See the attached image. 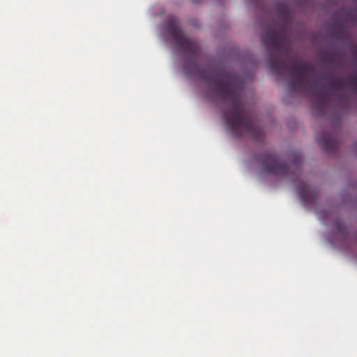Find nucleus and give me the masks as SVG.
<instances>
[{"label": "nucleus", "instance_id": "obj_1", "mask_svg": "<svg viewBox=\"0 0 357 357\" xmlns=\"http://www.w3.org/2000/svg\"><path fill=\"white\" fill-rule=\"evenodd\" d=\"M178 23L177 17L170 16L167 22V29L177 46L188 55L183 66L185 74L202 79L214 96L223 102L230 104L223 109L222 117L233 136L241 138L244 134H248L256 142L263 141V129L255 124L252 114L247 109L242 100L243 84L241 77L223 68L207 66L201 68L197 63L200 53L197 43L185 36Z\"/></svg>", "mask_w": 357, "mask_h": 357}, {"label": "nucleus", "instance_id": "obj_2", "mask_svg": "<svg viewBox=\"0 0 357 357\" xmlns=\"http://www.w3.org/2000/svg\"><path fill=\"white\" fill-rule=\"evenodd\" d=\"M262 44L268 53V66L277 76H282L286 73L291 75L289 87L291 91L311 93L314 96L312 109L317 115L323 116L332 104V98L335 97L339 108H345L349 103L347 94L335 96L336 91L350 87L353 91H357V75L349 78H335L330 74L324 73L320 79L327 84L315 88L312 82L314 69L310 63L296 59L291 56L287 49V37L285 26L271 28L265 31L261 37Z\"/></svg>", "mask_w": 357, "mask_h": 357}, {"label": "nucleus", "instance_id": "obj_3", "mask_svg": "<svg viewBox=\"0 0 357 357\" xmlns=\"http://www.w3.org/2000/svg\"><path fill=\"white\" fill-rule=\"evenodd\" d=\"M291 159V164L287 165L278 154L271 151H264L256 157L263 172L297 182L300 178L303 158L300 152L294 151Z\"/></svg>", "mask_w": 357, "mask_h": 357}, {"label": "nucleus", "instance_id": "obj_4", "mask_svg": "<svg viewBox=\"0 0 357 357\" xmlns=\"http://www.w3.org/2000/svg\"><path fill=\"white\" fill-rule=\"evenodd\" d=\"M296 188L301 201L304 205H310L315 202L318 195L315 188L308 186L303 182H298Z\"/></svg>", "mask_w": 357, "mask_h": 357}, {"label": "nucleus", "instance_id": "obj_5", "mask_svg": "<svg viewBox=\"0 0 357 357\" xmlns=\"http://www.w3.org/2000/svg\"><path fill=\"white\" fill-rule=\"evenodd\" d=\"M316 141L326 152H333L337 148V142L333 135L321 132L317 136Z\"/></svg>", "mask_w": 357, "mask_h": 357}, {"label": "nucleus", "instance_id": "obj_6", "mask_svg": "<svg viewBox=\"0 0 357 357\" xmlns=\"http://www.w3.org/2000/svg\"><path fill=\"white\" fill-rule=\"evenodd\" d=\"M321 60L326 64L333 65L337 63V56L333 52H326L322 54Z\"/></svg>", "mask_w": 357, "mask_h": 357}, {"label": "nucleus", "instance_id": "obj_7", "mask_svg": "<svg viewBox=\"0 0 357 357\" xmlns=\"http://www.w3.org/2000/svg\"><path fill=\"white\" fill-rule=\"evenodd\" d=\"M335 228L342 234L344 238H347L349 236L347 229L338 221L335 222Z\"/></svg>", "mask_w": 357, "mask_h": 357}]
</instances>
